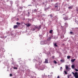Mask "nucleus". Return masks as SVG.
Returning <instances> with one entry per match:
<instances>
[{
	"mask_svg": "<svg viewBox=\"0 0 78 78\" xmlns=\"http://www.w3.org/2000/svg\"><path fill=\"white\" fill-rule=\"evenodd\" d=\"M41 26L40 25L38 27H37V26H35V27L33 28V31H34L36 29H38L39 30L41 28Z\"/></svg>",
	"mask_w": 78,
	"mask_h": 78,
	"instance_id": "f257e3e1",
	"label": "nucleus"
},
{
	"mask_svg": "<svg viewBox=\"0 0 78 78\" xmlns=\"http://www.w3.org/2000/svg\"><path fill=\"white\" fill-rule=\"evenodd\" d=\"M72 73L73 75H74V76L75 77V78H78V72H76L75 73Z\"/></svg>",
	"mask_w": 78,
	"mask_h": 78,
	"instance_id": "f03ea898",
	"label": "nucleus"
},
{
	"mask_svg": "<svg viewBox=\"0 0 78 78\" xmlns=\"http://www.w3.org/2000/svg\"><path fill=\"white\" fill-rule=\"evenodd\" d=\"M25 25H26L27 26V27H30V26L31 25V24L30 23L25 24Z\"/></svg>",
	"mask_w": 78,
	"mask_h": 78,
	"instance_id": "7ed1b4c3",
	"label": "nucleus"
},
{
	"mask_svg": "<svg viewBox=\"0 0 78 78\" xmlns=\"http://www.w3.org/2000/svg\"><path fill=\"white\" fill-rule=\"evenodd\" d=\"M18 28V26L17 25H15L14 26L13 28L14 29H16V28Z\"/></svg>",
	"mask_w": 78,
	"mask_h": 78,
	"instance_id": "20e7f679",
	"label": "nucleus"
},
{
	"mask_svg": "<svg viewBox=\"0 0 78 78\" xmlns=\"http://www.w3.org/2000/svg\"><path fill=\"white\" fill-rule=\"evenodd\" d=\"M48 59H45L44 63H48Z\"/></svg>",
	"mask_w": 78,
	"mask_h": 78,
	"instance_id": "39448f33",
	"label": "nucleus"
},
{
	"mask_svg": "<svg viewBox=\"0 0 78 78\" xmlns=\"http://www.w3.org/2000/svg\"><path fill=\"white\" fill-rule=\"evenodd\" d=\"M57 43H54L53 45L55 47H58V45H57Z\"/></svg>",
	"mask_w": 78,
	"mask_h": 78,
	"instance_id": "423d86ee",
	"label": "nucleus"
},
{
	"mask_svg": "<svg viewBox=\"0 0 78 78\" xmlns=\"http://www.w3.org/2000/svg\"><path fill=\"white\" fill-rule=\"evenodd\" d=\"M75 60H76V59H72L71 60V62H74V61H75Z\"/></svg>",
	"mask_w": 78,
	"mask_h": 78,
	"instance_id": "0eeeda50",
	"label": "nucleus"
},
{
	"mask_svg": "<svg viewBox=\"0 0 78 78\" xmlns=\"http://www.w3.org/2000/svg\"><path fill=\"white\" fill-rule=\"evenodd\" d=\"M73 6H71L68 7V9H72Z\"/></svg>",
	"mask_w": 78,
	"mask_h": 78,
	"instance_id": "6e6552de",
	"label": "nucleus"
},
{
	"mask_svg": "<svg viewBox=\"0 0 78 78\" xmlns=\"http://www.w3.org/2000/svg\"><path fill=\"white\" fill-rule=\"evenodd\" d=\"M63 19L64 20H67V19H68V17H66L64 18Z\"/></svg>",
	"mask_w": 78,
	"mask_h": 78,
	"instance_id": "1a4fd4ad",
	"label": "nucleus"
},
{
	"mask_svg": "<svg viewBox=\"0 0 78 78\" xmlns=\"http://www.w3.org/2000/svg\"><path fill=\"white\" fill-rule=\"evenodd\" d=\"M72 69H74V68H75V65H72Z\"/></svg>",
	"mask_w": 78,
	"mask_h": 78,
	"instance_id": "9d476101",
	"label": "nucleus"
},
{
	"mask_svg": "<svg viewBox=\"0 0 78 78\" xmlns=\"http://www.w3.org/2000/svg\"><path fill=\"white\" fill-rule=\"evenodd\" d=\"M38 17H42V15L40 14L38 15Z\"/></svg>",
	"mask_w": 78,
	"mask_h": 78,
	"instance_id": "9b49d317",
	"label": "nucleus"
},
{
	"mask_svg": "<svg viewBox=\"0 0 78 78\" xmlns=\"http://www.w3.org/2000/svg\"><path fill=\"white\" fill-rule=\"evenodd\" d=\"M39 60L40 61L39 62V64H41L42 62V60H41H41L39 59Z\"/></svg>",
	"mask_w": 78,
	"mask_h": 78,
	"instance_id": "f8f14e48",
	"label": "nucleus"
},
{
	"mask_svg": "<svg viewBox=\"0 0 78 78\" xmlns=\"http://www.w3.org/2000/svg\"><path fill=\"white\" fill-rule=\"evenodd\" d=\"M16 23L17 24V25H20V23H19V22H17Z\"/></svg>",
	"mask_w": 78,
	"mask_h": 78,
	"instance_id": "ddd939ff",
	"label": "nucleus"
},
{
	"mask_svg": "<svg viewBox=\"0 0 78 78\" xmlns=\"http://www.w3.org/2000/svg\"><path fill=\"white\" fill-rule=\"evenodd\" d=\"M52 31H53V30H50V31H49L50 33H51H51H52Z\"/></svg>",
	"mask_w": 78,
	"mask_h": 78,
	"instance_id": "4468645a",
	"label": "nucleus"
},
{
	"mask_svg": "<svg viewBox=\"0 0 78 78\" xmlns=\"http://www.w3.org/2000/svg\"><path fill=\"white\" fill-rule=\"evenodd\" d=\"M66 70H68V69H69V67L68 66H66Z\"/></svg>",
	"mask_w": 78,
	"mask_h": 78,
	"instance_id": "2eb2a0df",
	"label": "nucleus"
},
{
	"mask_svg": "<svg viewBox=\"0 0 78 78\" xmlns=\"http://www.w3.org/2000/svg\"><path fill=\"white\" fill-rule=\"evenodd\" d=\"M70 76H72V75L70 74L69 75H68L67 76L68 78H69V77H70Z\"/></svg>",
	"mask_w": 78,
	"mask_h": 78,
	"instance_id": "dca6fc26",
	"label": "nucleus"
},
{
	"mask_svg": "<svg viewBox=\"0 0 78 78\" xmlns=\"http://www.w3.org/2000/svg\"><path fill=\"white\" fill-rule=\"evenodd\" d=\"M70 56H67V59H70Z\"/></svg>",
	"mask_w": 78,
	"mask_h": 78,
	"instance_id": "f3484780",
	"label": "nucleus"
},
{
	"mask_svg": "<svg viewBox=\"0 0 78 78\" xmlns=\"http://www.w3.org/2000/svg\"><path fill=\"white\" fill-rule=\"evenodd\" d=\"M51 39V38L50 37H49L47 39L48 41H50Z\"/></svg>",
	"mask_w": 78,
	"mask_h": 78,
	"instance_id": "a211bd4d",
	"label": "nucleus"
},
{
	"mask_svg": "<svg viewBox=\"0 0 78 78\" xmlns=\"http://www.w3.org/2000/svg\"><path fill=\"white\" fill-rule=\"evenodd\" d=\"M54 63H55V64H57V62L56 61L54 60Z\"/></svg>",
	"mask_w": 78,
	"mask_h": 78,
	"instance_id": "6ab92c4d",
	"label": "nucleus"
},
{
	"mask_svg": "<svg viewBox=\"0 0 78 78\" xmlns=\"http://www.w3.org/2000/svg\"><path fill=\"white\" fill-rule=\"evenodd\" d=\"M64 72H65V74H66V75L67 74V72H66V71H64Z\"/></svg>",
	"mask_w": 78,
	"mask_h": 78,
	"instance_id": "aec40b11",
	"label": "nucleus"
},
{
	"mask_svg": "<svg viewBox=\"0 0 78 78\" xmlns=\"http://www.w3.org/2000/svg\"><path fill=\"white\" fill-rule=\"evenodd\" d=\"M14 69H17V68L16 67H13Z\"/></svg>",
	"mask_w": 78,
	"mask_h": 78,
	"instance_id": "412c9836",
	"label": "nucleus"
},
{
	"mask_svg": "<svg viewBox=\"0 0 78 78\" xmlns=\"http://www.w3.org/2000/svg\"><path fill=\"white\" fill-rule=\"evenodd\" d=\"M50 17H51V18H52V17H53V16H52V15H50Z\"/></svg>",
	"mask_w": 78,
	"mask_h": 78,
	"instance_id": "4be33fe9",
	"label": "nucleus"
},
{
	"mask_svg": "<svg viewBox=\"0 0 78 78\" xmlns=\"http://www.w3.org/2000/svg\"><path fill=\"white\" fill-rule=\"evenodd\" d=\"M70 34H73V32H70Z\"/></svg>",
	"mask_w": 78,
	"mask_h": 78,
	"instance_id": "5701e85b",
	"label": "nucleus"
},
{
	"mask_svg": "<svg viewBox=\"0 0 78 78\" xmlns=\"http://www.w3.org/2000/svg\"><path fill=\"white\" fill-rule=\"evenodd\" d=\"M75 70L76 72H78V69H75Z\"/></svg>",
	"mask_w": 78,
	"mask_h": 78,
	"instance_id": "b1692460",
	"label": "nucleus"
},
{
	"mask_svg": "<svg viewBox=\"0 0 78 78\" xmlns=\"http://www.w3.org/2000/svg\"><path fill=\"white\" fill-rule=\"evenodd\" d=\"M55 6H58V3H56L55 5Z\"/></svg>",
	"mask_w": 78,
	"mask_h": 78,
	"instance_id": "393cba45",
	"label": "nucleus"
},
{
	"mask_svg": "<svg viewBox=\"0 0 78 78\" xmlns=\"http://www.w3.org/2000/svg\"><path fill=\"white\" fill-rule=\"evenodd\" d=\"M52 59H54V58H55V56H52Z\"/></svg>",
	"mask_w": 78,
	"mask_h": 78,
	"instance_id": "a878e982",
	"label": "nucleus"
},
{
	"mask_svg": "<svg viewBox=\"0 0 78 78\" xmlns=\"http://www.w3.org/2000/svg\"><path fill=\"white\" fill-rule=\"evenodd\" d=\"M55 8H58V5H55Z\"/></svg>",
	"mask_w": 78,
	"mask_h": 78,
	"instance_id": "bb28decb",
	"label": "nucleus"
},
{
	"mask_svg": "<svg viewBox=\"0 0 78 78\" xmlns=\"http://www.w3.org/2000/svg\"><path fill=\"white\" fill-rule=\"evenodd\" d=\"M10 76H12V74H10Z\"/></svg>",
	"mask_w": 78,
	"mask_h": 78,
	"instance_id": "cd10ccee",
	"label": "nucleus"
},
{
	"mask_svg": "<svg viewBox=\"0 0 78 78\" xmlns=\"http://www.w3.org/2000/svg\"><path fill=\"white\" fill-rule=\"evenodd\" d=\"M34 11L35 12H36V11H37V10H36V9H35L34 10Z\"/></svg>",
	"mask_w": 78,
	"mask_h": 78,
	"instance_id": "c85d7f7f",
	"label": "nucleus"
},
{
	"mask_svg": "<svg viewBox=\"0 0 78 78\" xmlns=\"http://www.w3.org/2000/svg\"><path fill=\"white\" fill-rule=\"evenodd\" d=\"M23 8V7H20V9H22Z\"/></svg>",
	"mask_w": 78,
	"mask_h": 78,
	"instance_id": "c756f323",
	"label": "nucleus"
},
{
	"mask_svg": "<svg viewBox=\"0 0 78 78\" xmlns=\"http://www.w3.org/2000/svg\"><path fill=\"white\" fill-rule=\"evenodd\" d=\"M29 6H32L31 5H28Z\"/></svg>",
	"mask_w": 78,
	"mask_h": 78,
	"instance_id": "7c9ffc66",
	"label": "nucleus"
},
{
	"mask_svg": "<svg viewBox=\"0 0 78 78\" xmlns=\"http://www.w3.org/2000/svg\"><path fill=\"white\" fill-rule=\"evenodd\" d=\"M76 11H78V9H76Z\"/></svg>",
	"mask_w": 78,
	"mask_h": 78,
	"instance_id": "2f4dec72",
	"label": "nucleus"
},
{
	"mask_svg": "<svg viewBox=\"0 0 78 78\" xmlns=\"http://www.w3.org/2000/svg\"><path fill=\"white\" fill-rule=\"evenodd\" d=\"M60 61H61V62H62V61H63V60H60Z\"/></svg>",
	"mask_w": 78,
	"mask_h": 78,
	"instance_id": "473e14b6",
	"label": "nucleus"
},
{
	"mask_svg": "<svg viewBox=\"0 0 78 78\" xmlns=\"http://www.w3.org/2000/svg\"><path fill=\"white\" fill-rule=\"evenodd\" d=\"M41 70H44V69H41Z\"/></svg>",
	"mask_w": 78,
	"mask_h": 78,
	"instance_id": "72a5a7b5",
	"label": "nucleus"
},
{
	"mask_svg": "<svg viewBox=\"0 0 78 78\" xmlns=\"http://www.w3.org/2000/svg\"><path fill=\"white\" fill-rule=\"evenodd\" d=\"M62 67H60V70H61V69H62Z\"/></svg>",
	"mask_w": 78,
	"mask_h": 78,
	"instance_id": "f704fd0d",
	"label": "nucleus"
},
{
	"mask_svg": "<svg viewBox=\"0 0 78 78\" xmlns=\"http://www.w3.org/2000/svg\"><path fill=\"white\" fill-rule=\"evenodd\" d=\"M28 14H29H29H30V12H28Z\"/></svg>",
	"mask_w": 78,
	"mask_h": 78,
	"instance_id": "c9c22d12",
	"label": "nucleus"
},
{
	"mask_svg": "<svg viewBox=\"0 0 78 78\" xmlns=\"http://www.w3.org/2000/svg\"><path fill=\"white\" fill-rule=\"evenodd\" d=\"M51 2H53V0H51Z\"/></svg>",
	"mask_w": 78,
	"mask_h": 78,
	"instance_id": "e433bc0d",
	"label": "nucleus"
},
{
	"mask_svg": "<svg viewBox=\"0 0 78 78\" xmlns=\"http://www.w3.org/2000/svg\"><path fill=\"white\" fill-rule=\"evenodd\" d=\"M67 23H65V24H66Z\"/></svg>",
	"mask_w": 78,
	"mask_h": 78,
	"instance_id": "4c0bfd02",
	"label": "nucleus"
},
{
	"mask_svg": "<svg viewBox=\"0 0 78 78\" xmlns=\"http://www.w3.org/2000/svg\"><path fill=\"white\" fill-rule=\"evenodd\" d=\"M41 42H43V43H44V42L42 41Z\"/></svg>",
	"mask_w": 78,
	"mask_h": 78,
	"instance_id": "58836bf2",
	"label": "nucleus"
},
{
	"mask_svg": "<svg viewBox=\"0 0 78 78\" xmlns=\"http://www.w3.org/2000/svg\"><path fill=\"white\" fill-rule=\"evenodd\" d=\"M77 78H78V77Z\"/></svg>",
	"mask_w": 78,
	"mask_h": 78,
	"instance_id": "ea45409f",
	"label": "nucleus"
}]
</instances>
